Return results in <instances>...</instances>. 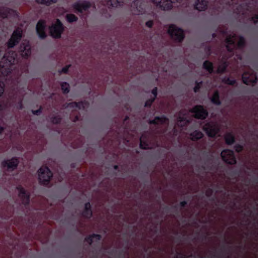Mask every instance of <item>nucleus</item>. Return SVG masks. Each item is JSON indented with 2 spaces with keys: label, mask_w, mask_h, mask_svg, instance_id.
Returning a JSON list of instances; mask_svg holds the SVG:
<instances>
[{
  "label": "nucleus",
  "mask_w": 258,
  "mask_h": 258,
  "mask_svg": "<svg viewBox=\"0 0 258 258\" xmlns=\"http://www.w3.org/2000/svg\"><path fill=\"white\" fill-rule=\"evenodd\" d=\"M237 41V47L240 48L244 45V39L242 37H237L235 34L228 36L226 39V44L227 50L229 51L235 47V42Z\"/></svg>",
  "instance_id": "1"
},
{
  "label": "nucleus",
  "mask_w": 258,
  "mask_h": 258,
  "mask_svg": "<svg viewBox=\"0 0 258 258\" xmlns=\"http://www.w3.org/2000/svg\"><path fill=\"white\" fill-rule=\"evenodd\" d=\"M156 6L164 11L169 10L172 8V4L180 3L182 0H151Z\"/></svg>",
  "instance_id": "2"
},
{
  "label": "nucleus",
  "mask_w": 258,
  "mask_h": 258,
  "mask_svg": "<svg viewBox=\"0 0 258 258\" xmlns=\"http://www.w3.org/2000/svg\"><path fill=\"white\" fill-rule=\"evenodd\" d=\"M52 176V174L47 167H42L38 170V177L40 182L47 184Z\"/></svg>",
  "instance_id": "3"
},
{
  "label": "nucleus",
  "mask_w": 258,
  "mask_h": 258,
  "mask_svg": "<svg viewBox=\"0 0 258 258\" xmlns=\"http://www.w3.org/2000/svg\"><path fill=\"white\" fill-rule=\"evenodd\" d=\"M146 5L141 0L135 1L131 5V11L135 15H141L146 11Z\"/></svg>",
  "instance_id": "4"
},
{
  "label": "nucleus",
  "mask_w": 258,
  "mask_h": 258,
  "mask_svg": "<svg viewBox=\"0 0 258 258\" xmlns=\"http://www.w3.org/2000/svg\"><path fill=\"white\" fill-rule=\"evenodd\" d=\"M168 33L173 39L179 42L184 38L183 30L174 25L169 26Z\"/></svg>",
  "instance_id": "5"
},
{
  "label": "nucleus",
  "mask_w": 258,
  "mask_h": 258,
  "mask_svg": "<svg viewBox=\"0 0 258 258\" xmlns=\"http://www.w3.org/2000/svg\"><path fill=\"white\" fill-rule=\"evenodd\" d=\"M16 56L17 54L15 52L10 51L7 52L2 59L5 68H9L11 71V66L15 63L16 61Z\"/></svg>",
  "instance_id": "6"
},
{
  "label": "nucleus",
  "mask_w": 258,
  "mask_h": 258,
  "mask_svg": "<svg viewBox=\"0 0 258 258\" xmlns=\"http://www.w3.org/2000/svg\"><path fill=\"white\" fill-rule=\"evenodd\" d=\"M63 31V27L61 23L59 20H57L56 22L52 24L50 27V32L51 36L54 38H59Z\"/></svg>",
  "instance_id": "7"
},
{
  "label": "nucleus",
  "mask_w": 258,
  "mask_h": 258,
  "mask_svg": "<svg viewBox=\"0 0 258 258\" xmlns=\"http://www.w3.org/2000/svg\"><path fill=\"white\" fill-rule=\"evenodd\" d=\"M203 129L209 137H214L218 133L219 128L217 123L212 122L206 124Z\"/></svg>",
  "instance_id": "8"
},
{
  "label": "nucleus",
  "mask_w": 258,
  "mask_h": 258,
  "mask_svg": "<svg viewBox=\"0 0 258 258\" xmlns=\"http://www.w3.org/2000/svg\"><path fill=\"white\" fill-rule=\"evenodd\" d=\"M22 31L21 29H17L15 30L8 42V46L9 48L13 47L20 41L22 37Z\"/></svg>",
  "instance_id": "9"
},
{
  "label": "nucleus",
  "mask_w": 258,
  "mask_h": 258,
  "mask_svg": "<svg viewBox=\"0 0 258 258\" xmlns=\"http://www.w3.org/2000/svg\"><path fill=\"white\" fill-rule=\"evenodd\" d=\"M221 156L223 160L227 163L233 164L236 162V160L233 154V152L231 150H223L221 153Z\"/></svg>",
  "instance_id": "10"
},
{
  "label": "nucleus",
  "mask_w": 258,
  "mask_h": 258,
  "mask_svg": "<svg viewBox=\"0 0 258 258\" xmlns=\"http://www.w3.org/2000/svg\"><path fill=\"white\" fill-rule=\"evenodd\" d=\"M190 112L198 118H205L208 115L207 111L201 105L195 106Z\"/></svg>",
  "instance_id": "11"
},
{
  "label": "nucleus",
  "mask_w": 258,
  "mask_h": 258,
  "mask_svg": "<svg viewBox=\"0 0 258 258\" xmlns=\"http://www.w3.org/2000/svg\"><path fill=\"white\" fill-rule=\"evenodd\" d=\"M242 79L243 83L247 85L255 83L257 79L255 74L251 71L249 73H244Z\"/></svg>",
  "instance_id": "12"
},
{
  "label": "nucleus",
  "mask_w": 258,
  "mask_h": 258,
  "mask_svg": "<svg viewBox=\"0 0 258 258\" xmlns=\"http://www.w3.org/2000/svg\"><path fill=\"white\" fill-rule=\"evenodd\" d=\"M90 7V4L88 2H78L73 5L74 9L80 13L86 11Z\"/></svg>",
  "instance_id": "13"
},
{
  "label": "nucleus",
  "mask_w": 258,
  "mask_h": 258,
  "mask_svg": "<svg viewBox=\"0 0 258 258\" xmlns=\"http://www.w3.org/2000/svg\"><path fill=\"white\" fill-rule=\"evenodd\" d=\"M17 189L19 192V197L22 200L23 203L25 205L28 204L29 201V194L21 185L18 186Z\"/></svg>",
  "instance_id": "14"
},
{
  "label": "nucleus",
  "mask_w": 258,
  "mask_h": 258,
  "mask_svg": "<svg viewBox=\"0 0 258 258\" xmlns=\"http://www.w3.org/2000/svg\"><path fill=\"white\" fill-rule=\"evenodd\" d=\"M21 55L24 57H27L31 53L30 45L28 42L23 43L20 48Z\"/></svg>",
  "instance_id": "15"
},
{
  "label": "nucleus",
  "mask_w": 258,
  "mask_h": 258,
  "mask_svg": "<svg viewBox=\"0 0 258 258\" xmlns=\"http://www.w3.org/2000/svg\"><path fill=\"white\" fill-rule=\"evenodd\" d=\"M45 26V22L43 21H39L36 25L37 33L41 38H44L46 37Z\"/></svg>",
  "instance_id": "16"
},
{
  "label": "nucleus",
  "mask_w": 258,
  "mask_h": 258,
  "mask_svg": "<svg viewBox=\"0 0 258 258\" xmlns=\"http://www.w3.org/2000/svg\"><path fill=\"white\" fill-rule=\"evenodd\" d=\"M88 106V104L87 102H79L78 103L76 102H71L69 103L67 107L71 109L72 108V111L76 110L77 109H85V108L87 107Z\"/></svg>",
  "instance_id": "17"
},
{
  "label": "nucleus",
  "mask_w": 258,
  "mask_h": 258,
  "mask_svg": "<svg viewBox=\"0 0 258 258\" xmlns=\"http://www.w3.org/2000/svg\"><path fill=\"white\" fill-rule=\"evenodd\" d=\"M18 161L17 158H14L11 160L5 161L3 163V165L5 167H7L8 169L13 170L17 166Z\"/></svg>",
  "instance_id": "18"
},
{
  "label": "nucleus",
  "mask_w": 258,
  "mask_h": 258,
  "mask_svg": "<svg viewBox=\"0 0 258 258\" xmlns=\"http://www.w3.org/2000/svg\"><path fill=\"white\" fill-rule=\"evenodd\" d=\"M186 113V111H182L180 112L177 123L178 126H183L189 121L187 119Z\"/></svg>",
  "instance_id": "19"
},
{
  "label": "nucleus",
  "mask_w": 258,
  "mask_h": 258,
  "mask_svg": "<svg viewBox=\"0 0 258 258\" xmlns=\"http://www.w3.org/2000/svg\"><path fill=\"white\" fill-rule=\"evenodd\" d=\"M195 8L200 11L205 10L207 8V1L206 0H197L195 4Z\"/></svg>",
  "instance_id": "20"
},
{
  "label": "nucleus",
  "mask_w": 258,
  "mask_h": 258,
  "mask_svg": "<svg viewBox=\"0 0 258 258\" xmlns=\"http://www.w3.org/2000/svg\"><path fill=\"white\" fill-rule=\"evenodd\" d=\"M11 73V70L9 68H5V65L0 62V77L5 78L8 76Z\"/></svg>",
  "instance_id": "21"
},
{
  "label": "nucleus",
  "mask_w": 258,
  "mask_h": 258,
  "mask_svg": "<svg viewBox=\"0 0 258 258\" xmlns=\"http://www.w3.org/2000/svg\"><path fill=\"white\" fill-rule=\"evenodd\" d=\"M122 3V0H109L106 2V5L108 7H117L121 6Z\"/></svg>",
  "instance_id": "22"
},
{
  "label": "nucleus",
  "mask_w": 258,
  "mask_h": 258,
  "mask_svg": "<svg viewBox=\"0 0 258 258\" xmlns=\"http://www.w3.org/2000/svg\"><path fill=\"white\" fill-rule=\"evenodd\" d=\"M150 123L164 124L167 122V119L164 117H157L155 119L150 121Z\"/></svg>",
  "instance_id": "23"
},
{
  "label": "nucleus",
  "mask_w": 258,
  "mask_h": 258,
  "mask_svg": "<svg viewBox=\"0 0 258 258\" xmlns=\"http://www.w3.org/2000/svg\"><path fill=\"white\" fill-rule=\"evenodd\" d=\"M84 216L86 218H90L92 215V211L91 210V205L89 203L86 204L85 209L83 213Z\"/></svg>",
  "instance_id": "24"
},
{
  "label": "nucleus",
  "mask_w": 258,
  "mask_h": 258,
  "mask_svg": "<svg viewBox=\"0 0 258 258\" xmlns=\"http://www.w3.org/2000/svg\"><path fill=\"white\" fill-rule=\"evenodd\" d=\"M100 239V236L98 234H93L92 235L86 238V241L91 244L92 243L97 241Z\"/></svg>",
  "instance_id": "25"
},
{
  "label": "nucleus",
  "mask_w": 258,
  "mask_h": 258,
  "mask_svg": "<svg viewBox=\"0 0 258 258\" xmlns=\"http://www.w3.org/2000/svg\"><path fill=\"white\" fill-rule=\"evenodd\" d=\"M190 137L192 140H198L203 137V134L200 131H195L190 134Z\"/></svg>",
  "instance_id": "26"
},
{
  "label": "nucleus",
  "mask_w": 258,
  "mask_h": 258,
  "mask_svg": "<svg viewBox=\"0 0 258 258\" xmlns=\"http://www.w3.org/2000/svg\"><path fill=\"white\" fill-rule=\"evenodd\" d=\"M140 147L143 149H147L150 148V146L146 143L145 138L144 135L140 138Z\"/></svg>",
  "instance_id": "27"
},
{
  "label": "nucleus",
  "mask_w": 258,
  "mask_h": 258,
  "mask_svg": "<svg viewBox=\"0 0 258 258\" xmlns=\"http://www.w3.org/2000/svg\"><path fill=\"white\" fill-rule=\"evenodd\" d=\"M157 88H155L152 90V93L154 95V98L152 99H150L147 101L145 103V106H150L152 103V102L154 101L155 97L157 96Z\"/></svg>",
  "instance_id": "28"
},
{
  "label": "nucleus",
  "mask_w": 258,
  "mask_h": 258,
  "mask_svg": "<svg viewBox=\"0 0 258 258\" xmlns=\"http://www.w3.org/2000/svg\"><path fill=\"white\" fill-rule=\"evenodd\" d=\"M225 141L228 144H231L234 142V137L231 134H227L225 137Z\"/></svg>",
  "instance_id": "29"
},
{
  "label": "nucleus",
  "mask_w": 258,
  "mask_h": 258,
  "mask_svg": "<svg viewBox=\"0 0 258 258\" xmlns=\"http://www.w3.org/2000/svg\"><path fill=\"white\" fill-rule=\"evenodd\" d=\"M203 66L205 69L209 71V73H211L213 71V66L212 63L208 61H206L204 64Z\"/></svg>",
  "instance_id": "30"
},
{
  "label": "nucleus",
  "mask_w": 258,
  "mask_h": 258,
  "mask_svg": "<svg viewBox=\"0 0 258 258\" xmlns=\"http://www.w3.org/2000/svg\"><path fill=\"white\" fill-rule=\"evenodd\" d=\"M211 100L214 103H215L216 104H217V105L220 104V102L219 100V94L217 92H215L214 93V94L212 96V98L211 99Z\"/></svg>",
  "instance_id": "31"
},
{
  "label": "nucleus",
  "mask_w": 258,
  "mask_h": 258,
  "mask_svg": "<svg viewBox=\"0 0 258 258\" xmlns=\"http://www.w3.org/2000/svg\"><path fill=\"white\" fill-rule=\"evenodd\" d=\"M38 3L45 4L47 6H49L52 4L56 3L57 0H36Z\"/></svg>",
  "instance_id": "32"
},
{
  "label": "nucleus",
  "mask_w": 258,
  "mask_h": 258,
  "mask_svg": "<svg viewBox=\"0 0 258 258\" xmlns=\"http://www.w3.org/2000/svg\"><path fill=\"white\" fill-rule=\"evenodd\" d=\"M67 19L69 22H73L77 20V18L73 14H68L66 16Z\"/></svg>",
  "instance_id": "33"
},
{
  "label": "nucleus",
  "mask_w": 258,
  "mask_h": 258,
  "mask_svg": "<svg viewBox=\"0 0 258 258\" xmlns=\"http://www.w3.org/2000/svg\"><path fill=\"white\" fill-rule=\"evenodd\" d=\"M227 64L225 62H222L221 64H220L218 68L217 71L218 73H222L224 72L226 68L227 67Z\"/></svg>",
  "instance_id": "34"
},
{
  "label": "nucleus",
  "mask_w": 258,
  "mask_h": 258,
  "mask_svg": "<svg viewBox=\"0 0 258 258\" xmlns=\"http://www.w3.org/2000/svg\"><path fill=\"white\" fill-rule=\"evenodd\" d=\"M61 89L63 93H67L69 92V85L67 83H62L61 84Z\"/></svg>",
  "instance_id": "35"
},
{
  "label": "nucleus",
  "mask_w": 258,
  "mask_h": 258,
  "mask_svg": "<svg viewBox=\"0 0 258 258\" xmlns=\"http://www.w3.org/2000/svg\"><path fill=\"white\" fill-rule=\"evenodd\" d=\"M8 10L7 9H4L2 10H0V16L3 18H6L8 17Z\"/></svg>",
  "instance_id": "36"
},
{
  "label": "nucleus",
  "mask_w": 258,
  "mask_h": 258,
  "mask_svg": "<svg viewBox=\"0 0 258 258\" xmlns=\"http://www.w3.org/2000/svg\"><path fill=\"white\" fill-rule=\"evenodd\" d=\"M222 81L225 83L229 85H233L235 82V80H231L229 78H224Z\"/></svg>",
  "instance_id": "37"
},
{
  "label": "nucleus",
  "mask_w": 258,
  "mask_h": 258,
  "mask_svg": "<svg viewBox=\"0 0 258 258\" xmlns=\"http://www.w3.org/2000/svg\"><path fill=\"white\" fill-rule=\"evenodd\" d=\"M4 92V84L0 82V97L3 95Z\"/></svg>",
  "instance_id": "38"
},
{
  "label": "nucleus",
  "mask_w": 258,
  "mask_h": 258,
  "mask_svg": "<svg viewBox=\"0 0 258 258\" xmlns=\"http://www.w3.org/2000/svg\"><path fill=\"white\" fill-rule=\"evenodd\" d=\"M70 65L66 66L65 67H64L63 68H62L61 69V70L60 72L61 73H66L68 72V70L69 68H70Z\"/></svg>",
  "instance_id": "39"
},
{
  "label": "nucleus",
  "mask_w": 258,
  "mask_h": 258,
  "mask_svg": "<svg viewBox=\"0 0 258 258\" xmlns=\"http://www.w3.org/2000/svg\"><path fill=\"white\" fill-rule=\"evenodd\" d=\"M201 84L202 82L197 83V85L194 88V91L195 92H197L199 90Z\"/></svg>",
  "instance_id": "40"
},
{
  "label": "nucleus",
  "mask_w": 258,
  "mask_h": 258,
  "mask_svg": "<svg viewBox=\"0 0 258 258\" xmlns=\"http://www.w3.org/2000/svg\"><path fill=\"white\" fill-rule=\"evenodd\" d=\"M60 118H59L58 117H55L52 118L51 121L54 123H57L60 121Z\"/></svg>",
  "instance_id": "41"
},
{
  "label": "nucleus",
  "mask_w": 258,
  "mask_h": 258,
  "mask_svg": "<svg viewBox=\"0 0 258 258\" xmlns=\"http://www.w3.org/2000/svg\"><path fill=\"white\" fill-rule=\"evenodd\" d=\"M153 22L152 21H149L147 22L146 23V25L149 28L152 27L153 26Z\"/></svg>",
  "instance_id": "42"
},
{
  "label": "nucleus",
  "mask_w": 258,
  "mask_h": 258,
  "mask_svg": "<svg viewBox=\"0 0 258 258\" xmlns=\"http://www.w3.org/2000/svg\"><path fill=\"white\" fill-rule=\"evenodd\" d=\"M252 19L254 23L258 22V15H255L252 18Z\"/></svg>",
  "instance_id": "43"
},
{
  "label": "nucleus",
  "mask_w": 258,
  "mask_h": 258,
  "mask_svg": "<svg viewBox=\"0 0 258 258\" xmlns=\"http://www.w3.org/2000/svg\"><path fill=\"white\" fill-rule=\"evenodd\" d=\"M242 150V147L240 146L236 147V151L237 152H240Z\"/></svg>",
  "instance_id": "44"
},
{
  "label": "nucleus",
  "mask_w": 258,
  "mask_h": 258,
  "mask_svg": "<svg viewBox=\"0 0 258 258\" xmlns=\"http://www.w3.org/2000/svg\"><path fill=\"white\" fill-rule=\"evenodd\" d=\"M40 111V110H34V111H33L32 112H33V113L34 114H36V115H37V114H38V113H39V112Z\"/></svg>",
  "instance_id": "45"
},
{
  "label": "nucleus",
  "mask_w": 258,
  "mask_h": 258,
  "mask_svg": "<svg viewBox=\"0 0 258 258\" xmlns=\"http://www.w3.org/2000/svg\"><path fill=\"white\" fill-rule=\"evenodd\" d=\"M3 131V128L0 126V133Z\"/></svg>",
  "instance_id": "46"
},
{
  "label": "nucleus",
  "mask_w": 258,
  "mask_h": 258,
  "mask_svg": "<svg viewBox=\"0 0 258 258\" xmlns=\"http://www.w3.org/2000/svg\"><path fill=\"white\" fill-rule=\"evenodd\" d=\"M181 204H182V206H184V204H185V203L184 202H181Z\"/></svg>",
  "instance_id": "47"
},
{
  "label": "nucleus",
  "mask_w": 258,
  "mask_h": 258,
  "mask_svg": "<svg viewBox=\"0 0 258 258\" xmlns=\"http://www.w3.org/2000/svg\"><path fill=\"white\" fill-rule=\"evenodd\" d=\"M19 108H22V105H21V104H20Z\"/></svg>",
  "instance_id": "48"
},
{
  "label": "nucleus",
  "mask_w": 258,
  "mask_h": 258,
  "mask_svg": "<svg viewBox=\"0 0 258 258\" xmlns=\"http://www.w3.org/2000/svg\"><path fill=\"white\" fill-rule=\"evenodd\" d=\"M114 168L116 169L117 168V166H115Z\"/></svg>",
  "instance_id": "49"
}]
</instances>
